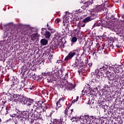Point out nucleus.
<instances>
[{
    "instance_id": "obj_40",
    "label": "nucleus",
    "mask_w": 124,
    "mask_h": 124,
    "mask_svg": "<svg viewBox=\"0 0 124 124\" xmlns=\"http://www.w3.org/2000/svg\"><path fill=\"white\" fill-rule=\"evenodd\" d=\"M85 26H86V25L85 24H84L83 25L81 26V27H82V28H84V27H85Z\"/></svg>"
},
{
    "instance_id": "obj_22",
    "label": "nucleus",
    "mask_w": 124,
    "mask_h": 124,
    "mask_svg": "<svg viewBox=\"0 0 124 124\" xmlns=\"http://www.w3.org/2000/svg\"><path fill=\"white\" fill-rule=\"evenodd\" d=\"M13 84L14 85H19V80H18V79H15L14 80Z\"/></svg>"
},
{
    "instance_id": "obj_37",
    "label": "nucleus",
    "mask_w": 124,
    "mask_h": 124,
    "mask_svg": "<svg viewBox=\"0 0 124 124\" xmlns=\"http://www.w3.org/2000/svg\"><path fill=\"white\" fill-rule=\"evenodd\" d=\"M60 62H62V60H59L57 61L58 63H60Z\"/></svg>"
},
{
    "instance_id": "obj_4",
    "label": "nucleus",
    "mask_w": 124,
    "mask_h": 124,
    "mask_svg": "<svg viewBox=\"0 0 124 124\" xmlns=\"http://www.w3.org/2000/svg\"><path fill=\"white\" fill-rule=\"evenodd\" d=\"M72 66H73L74 67H78V71L79 74H80V73H82V72H83L84 70H85V68H84V67L82 66V63L79 60H76L75 63L73 64Z\"/></svg>"
},
{
    "instance_id": "obj_6",
    "label": "nucleus",
    "mask_w": 124,
    "mask_h": 124,
    "mask_svg": "<svg viewBox=\"0 0 124 124\" xmlns=\"http://www.w3.org/2000/svg\"><path fill=\"white\" fill-rule=\"evenodd\" d=\"M56 75H57L56 73L49 72L48 73V77L47 78V82L48 83H51V82H52V81H56Z\"/></svg>"
},
{
    "instance_id": "obj_44",
    "label": "nucleus",
    "mask_w": 124,
    "mask_h": 124,
    "mask_svg": "<svg viewBox=\"0 0 124 124\" xmlns=\"http://www.w3.org/2000/svg\"><path fill=\"white\" fill-rule=\"evenodd\" d=\"M46 26H47V27H49V24H47Z\"/></svg>"
},
{
    "instance_id": "obj_2",
    "label": "nucleus",
    "mask_w": 124,
    "mask_h": 124,
    "mask_svg": "<svg viewBox=\"0 0 124 124\" xmlns=\"http://www.w3.org/2000/svg\"><path fill=\"white\" fill-rule=\"evenodd\" d=\"M102 75H104L102 72H100V70L97 69L95 70L94 78L93 80H94L96 84H99L101 83V78Z\"/></svg>"
},
{
    "instance_id": "obj_10",
    "label": "nucleus",
    "mask_w": 124,
    "mask_h": 124,
    "mask_svg": "<svg viewBox=\"0 0 124 124\" xmlns=\"http://www.w3.org/2000/svg\"><path fill=\"white\" fill-rule=\"evenodd\" d=\"M63 121L62 119L60 120L54 119L50 124H63Z\"/></svg>"
},
{
    "instance_id": "obj_14",
    "label": "nucleus",
    "mask_w": 124,
    "mask_h": 124,
    "mask_svg": "<svg viewBox=\"0 0 124 124\" xmlns=\"http://www.w3.org/2000/svg\"><path fill=\"white\" fill-rule=\"evenodd\" d=\"M41 44L43 45V46L45 45H47L48 44V41L45 39H42L40 41Z\"/></svg>"
},
{
    "instance_id": "obj_15",
    "label": "nucleus",
    "mask_w": 124,
    "mask_h": 124,
    "mask_svg": "<svg viewBox=\"0 0 124 124\" xmlns=\"http://www.w3.org/2000/svg\"><path fill=\"white\" fill-rule=\"evenodd\" d=\"M93 0H88L87 1L85 2L84 7H88L90 4H92Z\"/></svg>"
},
{
    "instance_id": "obj_3",
    "label": "nucleus",
    "mask_w": 124,
    "mask_h": 124,
    "mask_svg": "<svg viewBox=\"0 0 124 124\" xmlns=\"http://www.w3.org/2000/svg\"><path fill=\"white\" fill-rule=\"evenodd\" d=\"M104 7L102 5H98L95 6L94 8L91 10V14L93 15V17H95L96 13L99 12L102 10L104 11Z\"/></svg>"
},
{
    "instance_id": "obj_18",
    "label": "nucleus",
    "mask_w": 124,
    "mask_h": 124,
    "mask_svg": "<svg viewBox=\"0 0 124 124\" xmlns=\"http://www.w3.org/2000/svg\"><path fill=\"white\" fill-rule=\"evenodd\" d=\"M38 36H39V35H38V34L37 33L33 34L31 37L32 40H34V39H36V38H37Z\"/></svg>"
},
{
    "instance_id": "obj_45",
    "label": "nucleus",
    "mask_w": 124,
    "mask_h": 124,
    "mask_svg": "<svg viewBox=\"0 0 124 124\" xmlns=\"http://www.w3.org/2000/svg\"><path fill=\"white\" fill-rule=\"evenodd\" d=\"M38 119H39V117H37V120H38Z\"/></svg>"
},
{
    "instance_id": "obj_1",
    "label": "nucleus",
    "mask_w": 124,
    "mask_h": 124,
    "mask_svg": "<svg viewBox=\"0 0 124 124\" xmlns=\"http://www.w3.org/2000/svg\"><path fill=\"white\" fill-rule=\"evenodd\" d=\"M72 112H73V109L68 110V108H66L64 112L65 115H67L68 117L72 118L70 119L72 122H76V123H78V124H80V123L81 124H85L88 123L89 119V115L81 116L80 118H78L72 116Z\"/></svg>"
},
{
    "instance_id": "obj_30",
    "label": "nucleus",
    "mask_w": 124,
    "mask_h": 124,
    "mask_svg": "<svg viewBox=\"0 0 124 124\" xmlns=\"http://www.w3.org/2000/svg\"><path fill=\"white\" fill-rule=\"evenodd\" d=\"M48 59V60H49V61H51V60H52V59H53V55L50 54L49 55Z\"/></svg>"
},
{
    "instance_id": "obj_42",
    "label": "nucleus",
    "mask_w": 124,
    "mask_h": 124,
    "mask_svg": "<svg viewBox=\"0 0 124 124\" xmlns=\"http://www.w3.org/2000/svg\"><path fill=\"white\" fill-rule=\"evenodd\" d=\"M32 89H33V87H32V88L31 87L30 88V90H32Z\"/></svg>"
},
{
    "instance_id": "obj_5",
    "label": "nucleus",
    "mask_w": 124,
    "mask_h": 124,
    "mask_svg": "<svg viewBox=\"0 0 124 124\" xmlns=\"http://www.w3.org/2000/svg\"><path fill=\"white\" fill-rule=\"evenodd\" d=\"M19 101L21 102L22 104H25V105H27V106H30V105H31L32 104V102H33V100L22 97L19 100Z\"/></svg>"
},
{
    "instance_id": "obj_39",
    "label": "nucleus",
    "mask_w": 124,
    "mask_h": 124,
    "mask_svg": "<svg viewBox=\"0 0 124 124\" xmlns=\"http://www.w3.org/2000/svg\"><path fill=\"white\" fill-rule=\"evenodd\" d=\"M16 114H13V115H12V117H16Z\"/></svg>"
},
{
    "instance_id": "obj_38",
    "label": "nucleus",
    "mask_w": 124,
    "mask_h": 124,
    "mask_svg": "<svg viewBox=\"0 0 124 124\" xmlns=\"http://www.w3.org/2000/svg\"><path fill=\"white\" fill-rule=\"evenodd\" d=\"M88 104H91V100H89L88 102Z\"/></svg>"
},
{
    "instance_id": "obj_13",
    "label": "nucleus",
    "mask_w": 124,
    "mask_h": 124,
    "mask_svg": "<svg viewBox=\"0 0 124 124\" xmlns=\"http://www.w3.org/2000/svg\"><path fill=\"white\" fill-rule=\"evenodd\" d=\"M105 74H106L107 77H108L110 80H113V79H114V78H113V76H112V73L107 71Z\"/></svg>"
},
{
    "instance_id": "obj_23",
    "label": "nucleus",
    "mask_w": 124,
    "mask_h": 124,
    "mask_svg": "<svg viewBox=\"0 0 124 124\" xmlns=\"http://www.w3.org/2000/svg\"><path fill=\"white\" fill-rule=\"evenodd\" d=\"M84 7H85V6H82L81 7V9L78 10V11H77V13H81V12H82V11H83Z\"/></svg>"
},
{
    "instance_id": "obj_11",
    "label": "nucleus",
    "mask_w": 124,
    "mask_h": 124,
    "mask_svg": "<svg viewBox=\"0 0 124 124\" xmlns=\"http://www.w3.org/2000/svg\"><path fill=\"white\" fill-rule=\"evenodd\" d=\"M93 17V15H92V16H88L85 18H84L83 20V23H88L89 22H90V21H92V20H93L94 19V17Z\"/></svg>"
},
{
    "instance_id": "obj_24",
    "label": "nucleus",
    "mask_w": 124,
    "mask_h": 124,
    "mask_svg": "<svg viewBox=\"0 0 124 124\" xmlns=\"http://www.w3.org/2000/svg\"><path fill=\"white\" fill-rule=\"evenodd\" d=\"M61 102H60V101H58L57 103H56V106L57 107H58V108H60V107H62V105H61Z\"/></svg>"
},
{
    "instance_id": "obj_31",
    "label": "nucleus",
    "mask_w": 124,
    "mask_h": 124,
    "mask_svg": "<svg viewBox=\"0 0 124 124\" xmlns=\"http://www.w3.org/2000/svg\"><path fill=\"white\" fill-rule=\"evenodd\" d=\"M64 98L62 97V98H61L58 101H59L60 102H62L64 101Z\"/></svg>"
},
{
    "instance_id": "obj_26",
    "label": "nucleus",
    "mask_w": 124,
    "mask_h": 124,
    "mask_svg": "<svg viewBox=\"0 0 124 124\" xmlns=\"http://www.w3.org/2000/svg\"><path fill=\"white\" fill-rule=\"evenodd\" d=\"M71 41L73 43L76 42V41H77V38H76V37H73L72 38Z\"/></svg>"
},
{
    "instance_id": "obj_46",
    "label": "nucleus",
    "mask_w": 124,
    "mask_h": 124,
    "mask_svg": "<svg viewBox=\"0 0 124 124\" xmlns=\"http://www.w3.org/2000/svg\"><path fill=\"white\" fill-rule=\"evenodd\" d=\"M43 75H45V73L43 74Z\"/></svg>"
},
{
    "instance_id": "obj_41",
    "label": "nucleus",
    "mask_w": 124,
    "mask_h": 124,
    "mask_svg": "<svg viewBox=\"0 0 124 124\" xmlns=\"http://www.w3.org/2000/svg\"><path fill=\"white\" fill-rule=\"evenodd\" d=\"M68 75L67 74H66V75H65V77H67Z\"/></svg>"
},
{
    "instance_id": "obj_17",
    "label": "nucleus",
    "mask_w": 124,
    "mask_h": 124,
    "mask_svg": "<svg viewBox=\"0 0 124 124\" xmlns=\"http://www.w3.org/2000/svg\"><path fill=\"white\" fill-rule=\"evenodd\" d=\"M21 114L23 115L24 118H27V117H29V111H22Z\"/></svg>"
},
{
    "instance_id": "obj_9",
    "label": "nucleus",
    "mask_w": 124,
    "mask_h": 124,
    "mask_svg": "<svg viewBox=\"0 0 124 124\" xmlns=\"http://www.w3.org/2000/svg\"><path fill=\"white\" fill-rule=\"evenodd\" d=\"M69 18L68 17V16H67V15H66L63 17V24L64 26H68L69 24L68 22H69Z\"/></svg>"
},
{
    "instance_id": "obj_43",
    "label": "nucleus",
    "mask_w": 124,
    "mask_h": 124,
    "mask_svg": "<svg viewBox=\"0 0 124 124\" xmlns=\"http://www.w3.org/2000/svg\"><path fill=\"white\" fill-rule=\"evenodd\" d=\"M95 26H98V25H94L93 27H95Z\"/></svg>"
},
{
    "instance_id": "obj_19",
    "label": "nucleus",
    "mask_w": 124,
    "mask_h": 124,
    "mask_svg": "<svg viewBox=\"0 0 124 124\" xmlns=\"http://www.w3.org/2000/svg\"><path fill=\"white\" fill-rule=\"evenodd\" d=\"M118 67H119V66L116 65V66H114V65H112L110 68L111 69H112V70H113V71H116V70H119V69L118 68Z\"/></svg>"
},
{
    "instance_id": "obj_35",
    "label": "nucleus",
    "mask_w": 124,
    "mask_h": 124,
    "mask_svg": "<svg viewBox=\"0 0 124 124\" xmlns=\"http://www.w3.org/2000/svg\"><path fill=\"white\" fill-rule=\"evenodd\" d=\"M92 63H89L88 64L87 66H88V67H91V66H92Z\"/></svg>"
},
{
    "instance_id": "obj_7",
    "label": "nucleus",
    "mask_w": 124,
    "mask_h": 124,
    "mask_svg": "<svg viewBox=\"0 0 124 124\" xmlns=\"http://www.w3.org/2000/svg\"><path fill=\"white\" fill-rule=\"evenodd\" d=\"M93 91L91 88H88L86 89L84 88L83 90L82 91V93L83 94H87V95H91L93 94Z\"/></svg>"
},
{
    "instance_id": "obj_21",
    "label": "nucleus",
    "mask_w": 124,
    "mask_h": 124,
    "mask_svg": "<svg viewBox=\"0 0 124 124\" xmlns=\"http://www.w3.org/2000/svg\"><path fill=\"white\" fill-rule=\"evenodd\" d=\"M18 119L21 120V121L23 120V119L26 118V117H24V115L21 113L17 116Z\"/></svg>"
},
{
    "instance_id": "obj_36",
    "label": "nucleus",
    "mask_w": 124,
    "mask_h": 124,
    "mask_svg": "<svg viewBox=\"0 0 124 124\" xmlns=\"http://www.w3.org/2000/svg\"><path fill=\"white\" fill-rule=\"evenodd\" d=\"M109 28L111 29V30H113L114 29V26H109Z\"/></svg>"
},
{
    "instance_id": "obj_34",
    "label": "nucleus",
    "mask_w": 124,
    "mask_h": 124,
    "mask_svg": "<svg viewBox=\"0 0 124 124\" xmlns=\"http://www.w3.org/2000/svg\"><path fill=\"white\" fill-rule=\"evenodd\" d=\"M15 97H16V95H12L11 96V99H14Z\"/></svg>"
},
{
    "instance_id": "obj_25",
    "label": "nucleus",
    "mask_w": 124,
    "mask_h": 124,
    "mask_svg": "<svg viewBox=\"0 0 124 124\" xmlns=\"http://www.w3.org/2000/svg\"><path fill=\"white\" fill-rule=\"evenodd\" d=\"M25 86H26V85L25 84L24 82H21L20 89L22 90L23 88H25Z\"/></svg>"
},
{
    "instance_id": "obj_27",
    "label": "nucleus",
    "mask_w": 124,
    "mask_h": 124,
    "mask_svg": "<svg viewBox=\"0 0 124 124\" xmlns=\"http://www.w3.org/2000/svg\"><path fill=\"white\" fill-rule=\"evenodd\" d=\"M12 87L14 88V90H16L18 88V84H13L12 85Z\"/></svg>"
},
{
    "instance_id": "obj_29",
    "label": "nucleus",
    "mask_w": 124,
    "mask_h": 124,
    "mask_svg": "<svg viewBox=\"0 0 124 124\" xmlns=\"http://www.w3.org/2000/svg\"><path fill=\"white\" fill-rule=\"evenodd\" d=\"M78 99H79V97L77 96L76 99H75V100H73L72 103H75V102H76V101H78Z\"/></svg>"
},
{
    "instance_id": "obj_33",
    "label": "nucleus",
    "mask_w": 124,
    "mask_h": 124,
    "mask_svg": "<svg viewBox=\"0 0 124 124\" xmlns=\"http://www.w3.org/2000/svg\"><path fill=\"white\" fill-rule=\"evenodd\" d=\"M61 21H62V20L58 18V19H56L55 22L56 23H60V22H61Z\"/></svg>"
},
{
    "instance_id": "obj_12",
    "label": "nucleus",
    "mask_w": 124,
    "mask_h": 124,
    "mask_svg": "<svg viewBox=\"0 0 124 124\" xmlns=\"http://www.w3.org/2000/svg\"><path fill=\"white\" fill-rule=\"evenodd\" d=\"M108 67V66L107 65H103V66L99 68V70H101L100 72H102L103 74L104 75V74H103V72H105V73H106V72H107V68Z\"/></svg>"
},
{
    "instance_id": "obj_8",
    "label": "nucleus",
    "mask_w": 124,
    "mask_h": 124,
    "mask_svg": "<svg viewBox=\"0 0 124 124\" xmlns=\"http://www.w3.org/2000/svg\"><path fill=\"white\" fill-rule=\"evenodd\" d=\"M74 50L70 52L68 55L65 57V61H69V60H71L76 55V52Z\"/></svg>"
},
{
    "instance_id": "obj_16",
    "label": "nucleus",
    "mask_w": 124,
    "mask_h": 124,
    "mask_svg": "<svg viewBox=\"0 0 124 124\" xmlns=\"http://www.w3.org/2000/svg\"><path fill=\"white\" fill-rule=\"evenodd\" d=\"M45 36L46 37V38L49 39V38H50V37H51V33H50V32L48 31H46L45 33Z\"/></svg>"
},
{
    "instance_id": "obj_28",
    "label": "nucleus",
    "mask_w": 124,
    "mask_h": 124,
    "mask_svg": "<svg viewBox=\"0 0 124 124\" xmlns=\"http://www.w3.org/2000/svg\"><path fill=\"white\" fill-rule=\"evenodd\" d=\"M93 56L95 60H96L97 59V56H96V53L94 52L93 54Z\"/></svg>"
},
{
    "instance_id": "obj_32",
    "label": "nucleus",
    "mask_w": 124,
    "mask_h": 124,
    "mask_svg": "<svg viewBox=\"0 0 124 124\" xmlns=\"http://www.w3.org/2000/svg\"><path fill=\"white\" fill-rule=\"evenodd\" d=\"M47 30H48L49 31H51V32L52 33L55 32V30H53V29H51L50 27L48 28H47Z\"/></svg>"
},
{
    "instance_id": "obj_20",
    "label": "nucleus",
    "mask_w": 124,
    "mask_h": 124,
    "mask_svg": "<svg viewBox=\"0 0 124 124\" xmlns=\"http://www.w3.org/2000/svg\"><path fill=\"white\" fill-rule=\"evenodd\" d=\"M68 88L69 90H70L71 91V90H73V89H74V88H75V85H73L72 84H70L68 86Z\"/></svg>"
}]
</instances>
